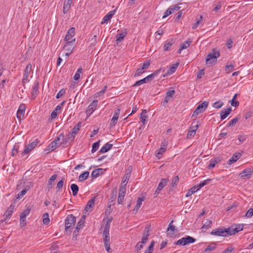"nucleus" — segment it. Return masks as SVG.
I'll list each match as a JSON object with an SVG mask.
<instances>
[{"label":"nucleus","instance_id":"nucleus-1","mask_svg":"<svg viewBox=\"0 0 253 253\" xmlns=\"http://www.w3.org/2000/svg\"><path fill=\"white\" fill-rule=\"evenodd\" d=\"M75 29L74 27L70 28L65 37V41L66 42V44L64 48L72 45L73 42L75 41V38H73L75 36Z\"/></svg>","mask_w":253,"mask_h":253},{"label":"nucleus","instance_id":"nucleus-51","mask_svg":"<svg viewBox=\"0 0 253 253\" xmlns=\"http://www.w3.org/2000/svg\"><path fill=\"white\" fill-rule=\"evenodd\" d=\"M223 105V103L221 101H218L212 104V107L216 109L220 108Z\"/></svg>","mask_w":253,"mask_h":253},{"label":"nucleus","instance_id":"nucleus-15","mask_svg":"<svg viewBox=\"0 0 253 253\" xmlns=\"http://www.w3.org/2000/svg\"><path fill=\"white\" fill-rule=\"evenodd\" d=\"M103 236L104 237V243L105 247V249L107 252H111L110 248V235L108 234H103Z\"/></svg>","mask_w":253,"mask_h":253},{"label":"nucleus","instance_id":"nucleus-35","mask_svg":"<svg viewBox=\"0 0 253 253\" xmlns=\"http://www.w3.org/2000/svg\"><path fill=\"white\" fill-rule=\"evenodd\" d=\"M112 221V219L108 218L106 222L105 228L103 232V234H109V230L110 228V223Z\"/></svg>","mask_w":253,"mask_h":253},{"label":"nucleus","instance_id":"nucleus-64","mask_svg":"<svg viewBox=\"0 0 253 253\" xmlns=\"http://www.w3.org/2000/svg\"><path fill=\"white\" fill-rule=\"evenodd\" d=\"M253 215V209L250 208L246 212V216L247 217H251Z\"/></svg>","mask_w":253,"mask_h":253},{"label":"nucleus","instance_id":"nucleus-23","mask_svg":"<svg viewBox=\"0 0 253 253\" xmlns=\"http://www.w3.org/2000/svg\"><path fill=\"white\" fill-rule=\"evenodd\" d=\"M95 197H94L91 199L89 200L87 203L86 207L85 208V210L87 211H91V209L94 205L95 201Z\"/></svg>","mask_w":253,"mask_h":253},{"label":"nucleus","instance_id":"nucleus-24","mask_svg":"<svg viewBox=\"0 0 253 253\" xmlns=\"http://www.w3.org/2000/svg\"><path fill=\"white\" fill-rule=\"evenodd\" d=\"M231 111L232 109L231 107L222 110L220 112L221 120H223L225 119L230 114Z\"/></svg>","mask_w":253,"mask_h":253},{"label":"nucleus","instance_id":"nucleus-3","mask_svg":"<svg viewBox=\"0 0 253 253\" xmlns=\"http://www.w3.org/2000/svg\"><path fill=\"white\" fill-rule=\"evenodd\" d=\"M219 51L215 49H213L212 51L209 53L206 58V63L207 64H211L216 61L217 58L219 57Z\"/></svg>","mask_w":253,"mask_h":253},{"label":"nucleus","instance_id":"nucleus-36","mask_svg":"<svg viewBox=\"0 0 253 253\" xmlns=\"http://www.w3.org/2000/svg\"><path fill=\"white\" fill-rule=\"evenodd\" d=\"M168 180L165 178H162L159 183L157 187L158 191H161L163 188L167 184Z\"/></svg>","mask_w":253,"mask_h":253},{"label":"nucleus","instance_id":"nucleus-34","mask_svg":"<svg viewBox=\"0 0 253 253\" xmlns=\"http://www.w3.org/2000/svg\"><path fill=\"white\" fill-rule=\"evenodd\" d=\"M144 200V198H138L137 202H136V205L135 206V208L133 209V212L136 213L137 212L139 208H140L142 202Z\"/></svg>","mask_w":253,"mask_h":253},{"label":"nucleus","instance_id":"nucleus-32","mask_svg":"<svg viewBox=\"0 0 253 253\" xmlns=\"http://www.w3.org/2000/svg\"><path fill=\"white\" fill-rule=\"evenodd\" d=\"M112 144L107 143L101 148L99 152L101 153H106L110 150L112 148Z\"/></svg>","mask_w":253,"mask_h":253},{"label":"nucleus","instance_id":"nucleus-53","mask_svg":"<svg viewBox=\"0 0 253 253\" xmlns=\"http://www.w3.org/2000/svg\"><path fill=\"white\" fill-rule=\"evenodd\" d=\"M147 83L145 78L139 80L135 82L133 86H136Z\"/></svg>","mask_w":253,"mask_h":253},{"label":"nucleus","instance_id":"nucleus-31","mask_svg":"<svg viewBox=\"0 0 253 253\" xmlns=\"http://www.w3.org/2000/svg\"><path fill=\"white\" fill-rule=\"evenodd\" d=\"M57 177V174H53L49 179L46 187L48 190L52 188L53 182L56 179Z\"/></svg>","mask_w":253,"mask_h":253},{"label":"nucleus","instance_id":"nucleus-54","mask_svg":"<svg viewBox=\"0 0 253 253\" xmlns=\"http://www.w3.org/2000/svg\"><path fill=\"white\" fill-rule=\"evenodd\" d=\"M99 142L100 141H98L93 144L91 150L92 153L95 152L98 149L99 146Z\"/></svg>","mask_w":253,"mask_h":253},{"label":"nucleus","instance_id":"nucleus-38","mask_svg":"<svg viewBox=\"0 0 253 253\" xmlns=\"http://www.w3.org/2000/svg\"><path fill=\"white\" fill-rule=\"evenodd\" d=\"M200 189L199 188V187H197V185L192 187L187 192V193L186 195V197H188L192 195L193 194H194V193H195L196 191H198Z\"/></svg>","mask_w":253,"mask_h":253},{"label":"nucleus","instance_id":"nucleus-47","mask_svg":"<svg viewBox=\"0 0 253 253\" xmlns=\"http://www.w3.org/2000/svg\"><path fill=\"white\" fill-rule=\"evenodd\" d=\"M211 179L208 178L203 181H202L199 184L197 185V187H199L200 189L202 188L205 185L209 184L211 181Z\"/></svg>","mask_w":253,"mask_h":253},{"label":"nucleus","instance_id":"nucleus-25","mask_svg":"<svg viewBox=\"0 0 253 253\" xmlns=\"http://www.w3.org/2000/svg\"><path fill=\"white\" fill-rule=\"evenodd\" d=\"M39 89V84L38 82H36L34 86L32 91V98L34 99L38 94Z\"/></svg>","mask_w":253,"mask_h":253},{"label":"nucleus","instance_id":"nucleus-19","mask_svg":"<svg viewBox=\"0 0 253 253\" xmlns=\"http://www.w3.org/2000/svg\"><path fill=\"white\" fill-rule=\"evenodd\" d=\"M120 113V109H118L115 111L114 116L112 118L110 122V125L111 126H115L116 125L118 118L119 117Z\"/></svg>","mask_w":253,"mask_h":253},{"label":"nucleus","instance_id":"nucleus-10","mask_svg":"<svg viewBox=\"0 0 253 253\" xmlns=\"http://www.w3.org/2000/svg\"><path fill=\"white\" fill-rule=\"evenodd\" d=\"M150 65V62L149 61H147L146 62H144L142 66L138 68L135 75L134 77H138L140 76L143 73H144L145 70L148 68Z\"/></svg>","mask_w":253,"mask_h":253},{"label":"nucleus","instance_id":"nucleus-5","mask_svg":"<svg viewBox=\"0 0 253 253\" xmlns=\"http://www.w3.org/2000/svg\"><path fill=\"white\" fill-rule=\"evenodd\" d=\"M196 239L192 237L186 236L179 239L174 243L175 245L185 246L191 243H193Z\"/></svg>","mask_w":253,"mask_h":253},{"label":"nucleus","instance_id":"nucleus-42","mask_svg":"<svg viewBox=\"0 0 253 253\" xmlns=\"http://www.w3.org/2000/svg\"><path fill=\"white\" fill-rule=\"evenodd\" d=\"M71 189L73 193V195L74 196H76L79 191V187L76 184H72L71 185Z\"/></svg>","mask_w":253,"mask_h":253},{"label":"nucleus","instance_id":"nucleus-39","mask_svg":"<svg viewBox=\"0 0 253 253\" xmlns=\"http://www.w3.org/2000/svg\"><path fill=\"white\" fill-rule=\"evenodd\" d=\"M71 3H72L70 2H67V1L64 2L63 12L64 14L67 13L69 11V10H70V9L71 8Z\"/></svg>","mask_w":253,"mask_h":253},{"label":"nucleus","instance_id":"nucleus-50","mask_svg":"<svg viewBox=\"0 0 253 253\" xmlns=\"http://www.w3.org/2000/svg\"><path fill=\"white\" fill-rule=\"evenodd\" d=\"M64 48L67 51V52L65 54L66 56L68 57L72 53L74 47H73L72 45H70Z\"/></svg>","mask_w":253,"mask_h":253},{"label":"nucleus","instance_id":"nucleus-33","mask_svg":"<svg viewBox=\"0 0 253 253\" xmlns=\"http://www.w3.org/2000/svg\"><path fill=\"white\" fill-rule=\"evenodd\" d=\"M14 208V206L13 205H10V207L8 208L4 214V216H5L6 218H10L12 213H13Z\"/></svg>","mask_w":253,"mask_h":253},{"label":"nucleus","instance_id":"nucleus-7","mask_svg":"<svg viewBox=\"0 0 253 253\" xmlns=\"http://www.w3.org/2000/svg\"><path fill=\"white\" fill-rule=\"evenodd\" d=\"M208 102L204 101L199 104L192 114V117H196L200 113L203 112L208 106Z\"/></svg>","mask_w":253,"mask_h":253},{"label":"nucleus","instance_id":"nucleus-22","mask_svg":"<svg viewBox=\"0 0 253 253\" xmlns=\"http://www.w3.org/2000/svg\"><path fill=\"white\" fill-rule=\"evenodd\" d=\"M115 10H111L109 11L103 18L102 21L101 22V24H104L106 23L107 21L110 20L111 18L115 13Z\"/></svg>","mask_w":253,"mask_h":253},{"label":"nucleus","instance_id":"nucleus-20","mask_svg":"<svg viewBox=\"0 0 253 253\" xmlns=\"http://www.w3.org/2000/svg\"><path fill=\"white\" fill-rule=\"evenodd\" d=\"M175 43V40L173 39L168 40L164 43V50L165 51H169L170 47Z\"/></svg>","mask_w":253,"mask_h":253},{"label":"nucleus","instance_id":"nucleus-17","mask_svg":"<svg viewBox=\"0 0 253 253\" xmlns=\"http://www.w3.org/2000/svg\"><path fill=\"white\" fill-rule=\"evenodd\" d=\"M150 227L147 226L145 228L143 234V236L141 239V243L143 244H146L148 237L150 235Z\"/></svg>","mask_w":253,"mask_h":253},{"label":"nucleus","instance_id":"nucleus-44","mask_svg":"<svg viewBox=\"0 0 253 253\" xmlns=\"http://www.w3.org/2000/svg\"><path fill=\"white\" fill-rule=\"evenodd\" d=\"M243 227H241L240 225H239L238 227H236L234 228H230V236L235 234L240 231H241Z\"/></svg>","mask_w":253,"mask_h":253},{"label":"nucleus","instance_id":"nucleus-49","mask_svg":"<svg viewBox=\"0 0 253 253\" xmlns=\"http://www.w3.org/2000/svg\"><path fill=\"white\" fill-rule=\"evenodd\" d=\"M237 95V94H235L231 101V104L233 106L238 107L239 105V102L236 100Z\"/></svg>","mask_w":253,"mask_h":253},{"label":"nucleus","instance_id":"nucleus-58","mask_svg":"<svg viewBox=\"0 0 253 253\" xmlns=\"http://www.w3.org/2000/svg\"><path fill=\"white\" fill-rule=\"evenodd\" d=\"M234 66L233 64L227 65L225 67V71L227 73H229L234 69Z\"/></svg>","mask_w":253,"mask_h":253},{"label":"nucleus","instance_id":"nucleus-27","mask_svg":"<svg viewBox=\"0 0 253 253\" xmlns=\"http://www.w3.org/2000/svg\"><path fill=\"white\" fill-rule=\"evenodd\" d=\"M173 220H171L170 223L169 225V227L167 229V233L169 235L173 234L174 233L176 232L177 230L175 228V227L172 224Z\"/></svg>","mask_w":253,"mask_h":253},{"label":"nucleus","instance_id":"nucleus-28","mask_svg":"<svg viewBox=\"0 0 253 253\" xmlns=\"http://www.w3.org/2000/svg\"><path fill=\"white\" fill-rule=\"evenodd\" d=\"M242 154L240 153H235L232 157L229 159L228 164H232L236 162L238 160H239L241 157Z\"/></svg>","mask_w":253,"mask_h":253},{"label":"nucleus","instance_id":"nucleus-60","mask_svg":"<svg viewBox=\"0 0 253 253\" xmlns=\"http://www.w3.org/2000/svg\"><path fill=\"white\" fill-rule=\"evenodd\" d=\"M125 196V194H120V193H119V196H118V204H122L123 201H124V197Z\"/></svg>","mask_w":253,"mask_h":253},{"label":"nucleus","instance_id":"nucleus-18","mask_svg":"<svg viewBox=\"0 0 253 253\" xmlns=\"http://www.w3.org/2000/svg\"><path fill=\"white\" fill-rule=\"evenodd\" d=\"M64 102H62L60 104L57 105L55 109L52 112L50 117L51 119H54L57 117L58 113L61 111V107L63 106Z\"/></svg>","mask_w":253,"mask_h":253},{"label":"nucleus","instance_id":"nucleus-2","mask_svg":"<svg viewBox=\"0 0 253 253\" xmlns=\"http://www.w3.org/2000/svg\"><path fill=\"white\" fill-rule=\"evenodd\" d=\"M76 218L73 214L68 215L65 221V230L71 232L76 223Z\"/></svg>","mask_w":253,"mask_h":253},{"label":"nucleus","instance_id":"nucleus-12","mask_svg":"<svg viewBox=\"0 0 253 253\" xmlns=\"http://www.w3.org/2000/svg\"><path fill=\"white\" fill-rule=\"evenodd\" d=\"M98 101L97 100H93L88 106L86 111L87 115H90L95 111L97 105Z\"/></svg>","mask_w":253,"mask_h":253},{"label":"nucleus","instance_id":"nucleus-30","mask_svg":"<svg viewBox=\"0 0 253 253\" xmlns=\"http://www.w3.org/2000/svg\"><path fill=\"white\" fill-rule=\"evenodd\" d=\"M221 161V159L219 157L215 158L214 159H211L210 162V163L208 166L209 169H211L214 168L215 165Z\"/></svg>","mask_w":253,"mask_h":253},{"label":"nucleus","instance_id":"nucleus-37","mask_svg":"<svg viewBox=\"0 0 253 253\" xmlns=\"http://www.w3.org/2000/svg\"><path fill=\"white\" fill-rule=\"evenodd\" d=\"M146 110H143L142 113L140 114V118L143 125H145L147 122V116L146 115Z\"/></svg>","mask_w":253,"mask_h":253},{"label":"nucleus","instance_id":"nucleus-45","mask_svg":"<svg viewBox=\"0 0 253 253\" xmlns=\"http://www.w3.org/2000/svg\"><path fill=\"white\" fill-rule=\"evenodd\" d=\"M191 43V41L190 40H188L184 42L181 43L180 45L181 49H184L187 48L190 46Z\"/></svg>","mask_w":253,"mask_h":253},{"label":"nucleus","instance_id":"nucleus-40","mask_svg":"<svg viewBox=\"0 0 253 253\" xmlns=\"http://www.w3.org/2000/svg\"><path fill=\"white\" fill-rule=\"evenodd\" d=\"M81 122H79L76 125H75V126L71 130V132L72 133V134H74L76 135L78 133L81 127Z\"/></svg>","mask_w":253,"mask_h":253},{"label":"nucleus","instance_id":"nucleus-61","mask_svg":"<svg viewBox=\"0 0 253 253\" xmlns=\"http://www.w3.org/2000/svg\"><path fill=\"white\" fill-rule=\"evenodd\" d=\"M179 181V177L178 176H175L172 180L171 185L172 187H174L177 185L178 182Z\"/></svg>","mask_w":253,"mask_h":253},{"label":"nucleus","instance_id":"nucleus-6","mask_svg":"<svg viewBox=\"0 0 253 253\" xmlns=\"http://www.w3.org/2000/svg\"><path fill=\"white\" fill-rule=\"evenodd\" d=\"M32 71V65L29 63L26 67L23 74L22 84L25 86V84L29 82V76L31 72Z\"/></svg>","mask_w":253,"mask_h":253},{"label":"nucleus","instance_id":"nucleus-21","mask_svg":"<svg viewBox=\"0 0 253 253\" xmlns=\"http://www.w3.org/2000/svg\"><path fill=\"white\" fill-rule=\"evenodd\" d=\"M83 218L82 219H81L77 223V225H76V229L74 231V235H75V236H77V234H76V232H78L79 230L80 229H81L84 225V216L83 215Z\"/></svg>","mask_w":253,"mask_h":253},{"label":"nucleus","instance_id":"nucleus-26","mask_svg":"<svg viewBox=\"0 0 253 253\" xmlns=\"http://www.w3.org/2000/svg\"><path fill=\"white\" fill-rule=\"evenodd\" d=\"M131 175V171H128L126 172V174L124 175L121 183V185L126 186L128 181Z\"/></svg>","mask_w":253,"mask_h":253},{"label":"nucleus","instance_id":"nucleus-11","mask_svg":"<svg viewBox=\"0 0 253 253\" xmlns=\"http://www.w3.org/2000/svg\"><path fill=\"white\" fill-rule=\"evenodd\" d=\"M168 145V141L165 139L164 140L161 145V147L160 149L158 150V152L156 153V156L157 157H159L160 155H162L167 150V147Z\"/></svg>","mask_w":253,"mask_h":253},{"label":"nucleus","instance_id":"nucleus-13","mask_svg":"<svg viewBox=\"0 0 253 253\" xmlns=\"http://www.w3.org/2000/svg\"><path fill=\"white\" fill-rule=\"evenodd\" d=\"M179 64V63L178 62L172 64L170 67H169L167 72L162 75L163 77L165 78L174 73L177 68Z\"/></svg>","mask_w":253,"mask_h":253},{"label":"nucleus","instance_id":"nucleus-48","mask_svg":"<svg viewBox=\"0 0 253 253\" xmlns=\"http://www.w3.org/2000/svg\"><path fill=\"white\" fill-rule=\"evenodd\" d=\"M42 217H43V223L44 224H48L50 221L48 213L47 212L44 213L42 215Z\"/></svg>","mask_w":253,"mask_h":253},{"label":"nucleus","instance_id":"nucleus-41","mask_svg":"<svg viewBox=\"0 0 253 253\" xmlns=\"http://www.w3.org/2000/svg\"><path fill=\"white\" fill-rule=\"evenodd\" d=\"M89 174V172L86 171L80 174L79 176V181H83L86 180L88 178Z\"/></svg>","mask_w":253,"mask_h":253},{"label":"nucleus","instance_id":"nucleus-55","mask_svg":"<svg viewBox=\"0 0 253 253\" xmlns=\"http://www.w3.org/2000/svg\"><path fill=\"white\" fill-rule=\"evenodd\" d=\"M26 216H25L22 214L20 215V225L21 226H24L26 224Z\"/></svg>","mask_w":253,"mask_h":253},{"label":"nucleus","instance_id":"nucleus-16","mask_svg":"<svg viewBox=\"0 0 253 253\" xmlns=\"http://www.w3.org/2000/svg\"><path fill=\"white\" fill-rule=\"evenodd\" d=\"M119 33L117 34L116 38V41L117 42H122L124 38L126 36L127 32L126 31V29L122 30L120 31L119 30L118 31Z\"/></svg>","mask_w":253,"mask_h":253},{"label":"nucleus","instance_id":"nucleus-8","mask_svg":"<svg viewBox=\"0 0 253 253\" xmlns=\"http://www.w3.org/2000/svg\"><path fill=\"white\" fill-rule=\"evenodd\" d=\"M253 173V168H247L244 170L239 174V176L242 179H249Z\"/></svg>","mask_w":253,"mask_h":253},{"label":"nucleus","instance_id":"nucleus-43","mask_svg":"<svg viewBox=\"0 0 253 253\" xmlns=\"http://www.w3.org/2000/svg\"><path fill=\"white\" fill-rule=\"evenodd\" d=\"M216 244L215 243H212L205 249L204 252L212 251L216 248Z\"/></svg>","mask_w":253,"mask_h":253},{"label":"nucleus","instance_id":"nucleus-56","mask_svg":"<svg viewBox=\"0 0 253 253\" xmlns=\"http://www.w3.org/2000/svg\"><path fill=\"white\" fill-rule=\"evenodd\" d=\"M24 111H21V110H18L17 112V117L19 120H21L24 118Z\"/></svg>","mask_w":253,"mask_h":253},{"label":"nucleus","instance_id":"nucleus-57","mask_svg":"<svg viewBox=\"0 0 253 253\" xmlns=\"http://www.w3.org/2000/svg\"><path fill=\"white\" fill-rule=\"evenodd\" d=\"M203 21V17L201 16L200 19L197 21V22L193 25L192 29H194L198 27V26L202 23Z\"/></svg>","mask_w":253,"mask_h":253},{"label":"nucleus","instance_id":"nucleus-4","mask_svg":"<svg viewBox=\"0 0 253 253\" xmlns=\"http://www.w3.org/2000/svg\"><path fill=\"white\" fill-rule=\"evenodd\" d=\"M230 228H218L213 230L211 234V235L216 236L228 237L230 236Z\"/></svg>","mask_w":253,"mask_h":253},{"label":"nucleus","instance_id":"nucleus-46","mask_svg":"<svg viewBox=\"0 0 253 253\" xmlns=\"http://www.w3.org/2000/svg\"><path fill=\"white\" fill-rule=\"evenodd\" d=\"M57 147V143L56 141L51 142L48 146V150L53 151Z\"/></svg>","mask_w":253,"mask_h":253},{"label":"nucleus","instance_id":"nucleus-29","mask_svg":"<svg viewBox=\"0 0 253 253\" xmlns=\"http://www.w3.org/2000/svg\"><path fill=\"white\" fill-rule=\"evenodd\" d=\"M105 170V169H101V168L96 169L92 172L91 177L92 178H96L100 174L103 173V172Z\"/></svg>","mask_w":253,"mask_h":253},{"label":"nucleus","instance_id":"nucleus-63","mask_svg":"<svg viewBox=\"0 0 253 253\" xmlns=\"http://www.w3.org/2000/svg\"><path fill=\"white\" fill-rule=\"evenodd\" d=\"M154 244H155L154 241H152L150 245H149L148 249L146 250L145 251L152 253L153 249H154Z\"/></svg>","mask_w":253,"mask_h":253},{"label":"nucleus","instance_id":"nucleus-14","mask_svg":"<svg viewBox=\"0 0 253 253\" xmlns=\"http://www.w3.org/2000/svg\"><path fill=\"white\" fill-rule=\"evenodd\" d=\"M165 70V68H161L155 71L153 73L145 77L147 82L151 81L155 76L159 74L161 72H164Z\"/></svg>","mask_w":253,"mask_h":253},{"label":"nucleus","instance_id":"nucleus-62","mask_svg":"<svg viewBox=\"0 0 253 253\" xmlns=\"http://www.w3.org/2000/svg\"><path fill=\"white\" fill-rule=\"evenodd\" d=\"M199 127V125L198 124H195V123H193L191 124V126L190 127V129L191 130H193L196 132V130Z\"/></svg>","mask_w":253,"mask_h":253},{"label":"nucleus","instance_id":"nucleus-9","mask_svg":"<svg viewBox=\"0 0 253 253\" xmlns=\"http://www.w3.org/2000/svg\"><path fill=\"white\" fill-rule=\"evenodd\" d=\"M38 140H35L31 143L27 145L22 152V155H24L28 154L31 151H32L38 144Z\"/></svg>","mask_w":253,"mask_h":253},{"label":"nucleus","instance_id":"nucleus-59","mask_svg":"<svg viewBox=\"0 0 253 253\" xmlns=\"http://www.w3.org/2000/svg\"><path fill=\"white\" fill-rule=\"evenodd\" d=\"M66 90L65 89H61L56 94V98L59 99L63 95H64L65 93Z\"/></svg>","mask_w":253,"mask_h":253},{"label":"nucleus","instance_id":"nucleus-52","mask_svg":"<svg viewBox=\"0 0 253 253\" xmlns=\"http://www.w3.org/2000/svg\"><path fill=\"white\" fill-rule=\"evenodd\" d=\"M212 221L211 220H207L202 226V229H207L211 227Z\"/></svg>","mask_w":253,"mask_h":253}]
</instances>
